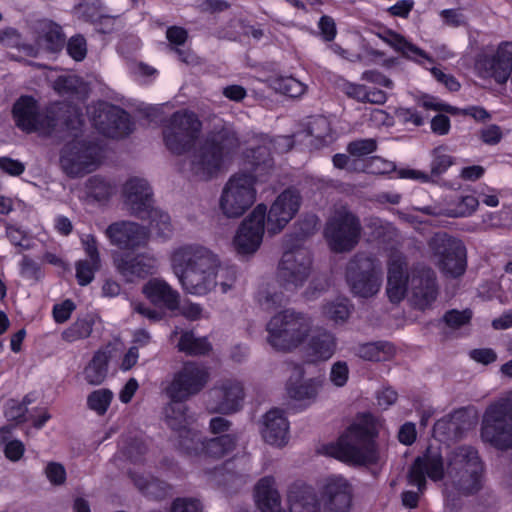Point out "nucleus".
<instances>
[{"label":"nucleus","mask_w":512,"mask_h":512,"mask_svg":"<svg viewBox=\"0 0 512 512\" xmlns=\"http://www.w3.org/2000/svg\"><path fill=\"white\" fill-rule=\"evenodd\" d=\"M377 150V142L372 138L358 139L347 145V152L354 157H363Z\"/></svg>","instance_id":"obj_52"},{"label":"nucleus","mask_w":512,"mask_h":512,"mask_svg":"<svg viewBox=\"0 0 512 512\" xmlns=\"http://www.w3.org/2000/svg\"><path fill=\"white\" fill-rule=\"evenodd\" d=\"M5 230L6 236L12 245L20 247L22 250L30 249L29 239L24 230L12 224H7Z\"/></svg>","instance_id":"obj_55"},{"label":"nucleus","mask_w":512,"mask_h":512,"mask_svg":"<svg viewBox=\"0 0 512 512\" xmlns=\"http://www.w3.org/2000/svg\"><path fill=\"white\" fill-rule=\"evenodd\" d=\"M378 427L376 417L366 412L349 425L336 442L325 446L328 456L351 466L375 464L378 459Z\"/></svg>","instance_id":"obj_3"},{"label":"nucleus","mask_w":512,"mask_h":512,"mask_svg":"<svg viewBox=\"0 0 512 512\" xmlns=\"http://www.w3.org/2000/svg\"><path fill=\"white\" fill-rule=\"evenodd\" d=\"M12 117L21 131L26 133L36 131L40 124V113L36 99L30 95L20 96L13 104Z\"/></svg>","instance_id":"obj_26"},{"label":"nucleus","mask_w":512,"mask_h":512,"mask_svg":"<svg viewBox=\"0 0 512 512\" xmlns=\"http://www.w3.org/2000/svg\"><path fill=\"white\" fill-rule=\"evenodd\" d=\"M254 498L261 512H282L281 497L272 476L262 477L255 485Z\"/></svg>","instance_id":"obj_32"},{"label":"nucleus","mask_w":512,"mask_h":512,"mask_svg":"<svg viewBox=\"0 0 512 512\" xmlns=\"http://www.w3.org/2000/svg\"><path fill=\"white\" fill-rule=\"evenodd\" d=\"M172 265L182 288L189 294L205 295L217 285L221 268L217 256L201 245H184L172 254Z\"/></svg>","instance_id":"obj_4"},{"label":"nucleus","mask_w":512,"mask_h":512,"mask_svg":"<svg viewBox=\"0 0 512 512\" xmlns=\"http://www.w3.org/2000/svg\"><path fill=\"white\" fill-rule=\"evenodd\" d=\"M43 39L47 49L53 53L60 52L65 46V34L63 29L54 21H49L45 26Z\"/></svg>","instance_id":"obj_44"},{"label":"nucleus","mask_w":512,"mask_h":512,"mask_svg":"<svg viewBox=\"0 0 512 512\" xmlns=\"http://www.w3.org/2000/svg\"><path fill=\"white\" fill-rule=\"evenodd\" d=\"M394 352V346L390 342L376 341L359 345L357 355L364 360L380 362L389 359Z\"/></svg>","instance_id":"obj_38"},{"label":"nucleus","mask_w":512,"mask_h":512,"mask_svg":"<svg viewBox=\"0 0 512 512\" xmlns=\"http://www.w3.org/2000/svg\"><path fill=\"white\" fill-rule=\"evenodd\" d=\"M409 281L410 274L406 271V261L402 256L390 258L388 261L387 281Z\"/></svg>","instance_id":"obj_51"},{"label":"nucleus","mask_w":512,"mask_h":512,"mask_svg":"<svg viewBox=\"0 0 512 512\" xmlns=\"http://www.w3.org/2000/svg\"><path fill=\"white\" fill-rule=\"evenodd\" d=\"M240 140L236 131L222 125L209 131L198 149L192 155L190 170L192 175L200 180H210L216 177L225 165L238 151Z\"/></svg>","instance_id":"obj_5"},{"label":"nucleus","mask_w":512,"mask_h":512,"mask_svg":"<svg viewBox=\"0 0 512 512\" xmlns=\"http://www.w3.org/2000/svg\"><path fill=\"white\" fill-rule=\"evenodd\" d=\"M124 204L131 215L143 221L156 235L168 239L172 233L171 219L168 213L153 206V191L147 180L132 177L123 186Z\"/></svg>","instance_id":"obj_6"},{"label":"nucleus","mask_w":512,"mask_h":512,"mask_svg":"<svg viewBox=\"0 0 512 512\" xmlns=\"http://www.w3.org/2000/svg\"><path fill=\"white\" fill-rule=\"evenodd\" d=\"M477 65L497 83H506L512 72V41L499 43L495 53L481 56Z\"/></svg>","instance_id":"obj_23"},{"label":"nucleus","mask_w":512,"mask_h":512,"mask_svg":"<svg viewBox=\"0 0 512 512\" xmlns=\"http://www.w3.org/2000/svg\"><path fill=\"white\" fill-rule=\"evenodd\" d=\"M268 82L275 92L290 98H299L307 90L306 84L293 76L274 75L269 77Z\"/></svg>","instance_id":"obj_37"},{"label":"nucleus","mask_w":512,"mask_h":512,"mask_svg":"<svg viewBox=\"0 0 512 512\" xmlns=\"http://www.w3.org/2000/svg\"><path fill=\"white\" fill-rule=\"evenodd\" d=\"M445 474L446 464L440 448L428 446L411 464L407 479L410 485L418 488L419 493H423L427 486L426 477L438 482L444 479Z\"/></svg>","instance_id":"obj_16"},{"label":"nucleus","mask_w":512,"mask_h":512,"mask_svg":"<svg viewBox=\"0 0 512 512\" xmlns=\"http://www.w3.org/2000/svg\"><path fill=\"white\" fill-rule=\"evenodd\" d=\"M200 500L190 497H177L172 501L170 512H202Z\"/></svg>","instance_id":"obj_54"},{"label":"nucleus","mask_w":512,"mask_h":512,"mask_svg":"<svg viewBox=\"0 0 512 512\" xmlns=\"http://www.w3.org/2000/svg\"><path fill=\"white\" fill-rule=\"evenodd\" d=\"M453 164L454 158L451 155L446 154L441 147L435 148L432 151L430 172L428 173L431 176L430 181H437Z\"/></svg>","instance_id":"obj_43"},{"label":"nucleus","mask_w":512,"mask_h":512,"mask_svg":"<svg viewBox=\"0 0 512 512\" xmlns=\"http://www.w3.org/2000/svg\"><path fill=\"white\" fill-rule=\"evenodd\" d=\"M111 358V344H107L94 352L91 360L83 369L84 379L89 385L98 386L105 381Z\"/></svg>","instance_id":"obj_31"},{"label":"nucleus","mask_w":512,"mask_h":512,"mask_svg":"<svg viewBox=\"0 0 512 512\" xmlns=\"http://www.w3.org/2000/svg\"><path fill=\"white\" fill-rule=\"evenodd\" d=\"M246 158L250 171L232 175L220 197V208L229 218L242 216L253 205L256 199L257 180L265 181L274 165L270 151L264 146L250 149Z\"/></svg>","instance_id":"obj_2"},{"label":"nucleus","mask_w":512,"mask_h":512,"mask_svg":"<svg viewBox=\"0 0 512 512\" xmlns=\"http://www.w3.org/2000/svg\"><path fill=\"white\" fill-rule=\"evenodd\" d=\"M472 319V311L470 309H464L459 311L457 309H451L445 312L443 321L445 324L452 329H459L462 326L468 324Z\"/></svg>","instance_id":"obj_53"},{"label":"nucleus","mask_w":512,"mask_h":512,"mask_svg":"<svg viewBox=\"0 0 512 512\" xmlns=\"http://www.w3.org/2000/svg\"><path fill=\"white\" fill-rule=\"evenodd\" d=\"M129 476L135 487L149 500L161 501L173 493L172 485L157 477L132 471L129 472Z\"/></svg>","instance_id":"obj_30"},{"label":"nucleus","mask_w":512,"mask_h":512,"mask_svg":"<svg viewBox=\"0 0 512 512\" xmlns=\"http://www.w3.org/2000/svg\"><path fill=\"white\" fill-rule=\"evenodd\" d=\"M480 437L497 450L512 449V394L492 401L485 408Z\"/></svg>","instance_id":"obj_8"},{"label":"nucleus","mask_w":512,"mask_h":512,"mask_svg":"<svg viewBox=\"0 0 512 512\" xmlns=\"http://www.w3.org/2000/svg\"><path fill=\"white\" fill-rule=\"evenodd\" d=\"M150 227L146 228L131 221L113 222L105 230L111 245L121 250H136L144 247L150 236Z\"/></svg>","instance_id":"obj_22"},{"label":"nucleus","mask_w":512,"mask_h":512,"mask_svg":"<svg viewBox=\"0 0 512 512\" xmlns=\"http://www.w3.org/2000/svg\"><path fill=\"white\" fill-rule=\"evenodd\" d=\"M148 451L146 441L142 437H128L122 448V454L133 464L141 463Z\"/></svg>","instance_id":"obj_45"},{"label":"nucleus","mask_w":512,"mask_h":512,"mask_svg":"<svg viewBox=\"0 0 512 512\" xmlns=\"http://www.w3.org/2000/svg\"><path fill=\"white\" fill-rule=\"evenodd\" d=\"M438 266L451 278L462 276L467 268V250L463 242L447 233L436 235L431 242Z\"/></svg>","instance_id":"obj_14"},{"label":"nucleus","mask_w":512,"mask_h":512,"mask_svg":"<svg viewBox=\"0 0 512 512\" xmlns=\"http://www.w3.org/2000/svg\"><path fill=\"white\" fill-rule=\"evenodd\" d=\"M93 330V322L86 318H79L62 332V339L66 342L88 338Z\"/></svg>","instance_id":"obj_46"},{"label":"nucleus","mask_w":512,"mask_h":512,"mask_svg":"<svg viewBox=\"0 0 512 512\" xmlns=\"http://www.w3.org/2000/svg\"><path fill=\"white\" fill-rule=\"evenodd\" d=\"M300 204V194L292 188L282 191L269 211L265 204H258L238 227L233 239L236 251L242 255L256 252L263 240L265 221L268 233L278 234L297 214Z\"/></svg>","instance_id":"obj_1"},{"label":"nucleus","mask_w":512,"mask_h":512,"mask_svg":"<svg viewBox=\"0 0 512 512\" xmlns=\"http://www.w3.org/2000/svg\"><path fill=\"white\" fill-rule=\"evenodd\" d=\"M219 398L215 411L221 414H230L238 411L244 399V388L235 380H226L215 391Z\"/></svg>","instance_id":"obj_34"},{"label":"nucleus","mask_w":512,"mask_h":512,"mask_svg":"<svg viewBox=\"0 0 512 512\" xmlns=\"http://www.w3.org/2000/svg\"><path fill=\"white\" fill-rule=\"evenodd\" d=\"M151 260L144 255L133 256L129 253L122 252L113 256V263L116 270L127 280L134 277L146 278L153 273V265Z\"/></svg>","instance_id":"obj_29"},{"label":"nucleus","mask_w":512,"mask_h":512,"mask_svg":"<svg viewBox=\"0 0 512 512\" xmlns=\"http://www.w3.org/2000/svg\"><path fill=\"white\" fill-rule=\"evenodd\" d=\"M45 475L53 485H62L66 481V470L58 462H50L45 468Z\"/></svg>","instance_id":"obj_61"},{"label":"nucleus","mask_w":512,"mask_h":512,"mask_svg":"<svg viewBox=\"0 0 512 512\" xmlns=\"http://www.w3.org/2000/svg\"><path fill=\"white\" fill-rule=\"evenodd\" d=\"M322 380L318 378H311L302 383L292 382L290 379L287 383V392L290 398L302 401L315 399Z\"/></svg>","instance_id":"obj_39"},{"label":"nucleus","mask_w":512,"mask_h":512,"mask_svg":"<svg viewBox=\"0 0 512 512\" xmlns=\"http://www.w3.org/2000/svg\"><path fill=\"white\" fill-rule=\"evenodd\" d=\"M101 268V262H95L87 259L78 260L75 263V277L78 285L87 286L95 278V273Z\"/></svg>","instance_id":"obj_48"},{"label":"nucleus","mask_w":512,"mask_h":512,"mask_svg":"<svg viewBox=\"0 0 512 512\" xmlns=\"http://www.w3.org/2000/svg\"><path fill=\"white\" fill-rule=\"evenodd\" d=\"M102 149L93 140L74 137L60 150V165L69 177H79L95 171L101 163Z\"/></svg>","instance_id":"obj_12"},{"label":"nucleus","mask_w":512,"mask_h":512,"mask_svg":"<svg viewBox=\"0 0 512 512\" xmlns=\"http://www.w3.org/2000/svg\"><path fill=\"white\" fill-rule=\"evenodd\" d=\"M483 463L476 448L461 445L447 455L446 472L455 488L464 496L477 494L482 488Z\"/></svg>","instance_id":"obj_7"},{"label":"nucleus","mask_w":512,"mask_h":512,"mask_svg":"<svg viewBox=\"0 0 512 512\" xmlns=\"http://www.w3.org/2000/svg\"><path fill=\"white\" fill-rule=\"evenodd\" d=\"M169 402L163 408L166 425L178 434L177 447L179 451L193 452L196 449L195 430L189 427V407L187 399L167 397Z\"/></svg>","instance_id":"obj_19"},{"label":"nucleus","mask_w":512,"mask_h":512,"mask_svg":"<svg viewBox=\"0 0 512 512\" xmlns=\"http://www.w3.org/2000/svg\"><path fill=\"white\" fill-rule=\"evenodd\" d=\"M76 306L70 299H66L61 303L55 304L52 309L53 319L56 323L62 324L70 317Z\"/></svg>","instance_id":"obj_58"},{"label":"nucleus","mask_w":512,"mask_h":512,"mask_svg":"<svg viewBox=\"0 0 512 512\" xmlns=\"http://www.w3.org/2000/svg\"><path fill=\"white\" fill-rule=\"evenodd\" d=\"M5 417L17 424L28 422V408H24L18 401L11 400L5 409Z\"/></svg>","instance_id":"obj_56"},{"label":"nucleus","mask_w":512,"mask_h":512,"mask_svg":"<svg viewBox=\"0 0 512 512\" xmlns=\"http://www.w3.org/2000/svg\"><path fill=\"white\" fill-rule=\"evenodd\" d=\"M19 273L21 277L28 280L40 281L44 274L39 263L24 255L19 263Z\"/></svg>","instance_id":"obj_50"},{"label":"nucleus","mask_w":512,"mask_h":512,"mask_svg":"<svg viewBox=\"0 0 512 512\" xmlns=\"http://www.w3.org/2000/svg\"><path fill=\"white\" fill-rule=\"evenodd\" d=\"M0 170L10 176L17 177L24 173L25 165L17 159H13L8 156H1Z\"/></svg>","instance_id":"obj_63"},{"label":"nucleus","mask_w":512,"mask_h":512,"mask_svg":"<svg viewBox=\"0 0 512 512\" xmlns=\"http://www.w3.org/2000/svg\"><path fill=\"white\" fill-rule=\"evenodd\" d=\"M95 126L104 136L118 139L129 136L134 130V123L129 113L113 104H105L94 117Z\"/></svg>","instance_id":"obj_21"},{"label":"nucleus","mask_w":512,"mask_h":512,"mask_svg":"<svg viewBox=\"0 0 512 512\" xmlns=\"http://www.w3.org/2000/svg\"><path fill=\"white\" fill-rule=\"evenodd\" d=\"M433 77L441 84H443L449 91L457 92L460 90L461 85L455 76L445 73L441 68L433 67L431 69Z\"/></svg>","instance_id":"obj_64"},{"label":"nucleus","mask_w":512,"mask_h":512,"mask_svg":"<svg viewBox=\"0 0 512 512\" xmlns=\"http://www.w3.org/2000/svg\"><path fill=\"white\" fill-rule=\"evenodd\" d=\"M202 129L198 115L188 109L177 110L163 125V141L174 155L181 156L190 152L196 144Z\"/></svg>","instance_id":"obj_10"},{"label":"nucleus","mask_w":512,"mask_h":512,"mask_svg":"<svg viewBox=\"0 0 512 512\" xmlns=\"http://www.w3.org/2000/svg\"><path fill=\"white\" fill-rule=\"evenodd\" d=\"M290 512H320V502L315 489L303 481H295L287 491Z\"/></svg>","instance_id":"obj_25"},{"label":"nucleus","mask_w":512,"mask_h":512,"mask_svg":"<svg viewBox=\"0 0 512 512\" xmlns=\"http://www.w3.org/2000/svg\"><path fill=\"white\" fill-rule=\"evenodd\" d=\"M210 374L207 368L197 362L187 361L174 373L172 380L165 387L167 397L187 399L200 393L208 383Z\"/></svg>","instance_id":"obj_15"},{"label":"nucleus","mask_w":512,"mask_h":512,"mask_svg":"<svg viewBox=\"0 0 512 512\" xmlns=\"http://www.w3.org/2000/svg\"><path fill=\"white\" fill-rule=\"evenodd\" d=\"M143 294L157 306L175 310L179 306V294L165 281L159 279L150 280L143 287Z\"/></svg>","instance_id":"obj_33"},{"label":"nucleus","mask_w":512,"mask_h":512,"mask_svg":"<svg viewBox=\"0 0 512 512\" xmlns=\"http://www.w3.org/2000/svg\"><path fill=\"white\" fill-rule=\"evenodd\" d=\"M337 348L335 335L325 329L317 330L305 346V355L308 362L317 363L330 359Z\"/></svg>","instance_id":"obj_28"},{"label":"nucleus","mask_w":512,"mask_h":512,"mask_svg":"<svg viewBox=\"0 0 512 512\" xmlns=\"http://www.w3.org/2000/svg\"><path fill=\"white\" fill-rule=\"evenodd\" d=\"M399 53H401L404 58L415 61L417 63H422L423 61H433L431 56L425 50L421 49L408 40L405 43L403 50H400Z\"/></svg>","instance_id":"obj_57"},{"label":"nucleus","mask_w":512,"mask_h":512,"mask_svg":"<svg viewBox=\"0 0 512 512\" xmlns=\"http://www.w3.org/2000/svg\"><path fill=\"white\" fill-rule=\"evenodd\" d=\"M354 306L347 297H337L323 306V314L334 322H345Z\"/></svg>","instance_id":"obj_41"},{"label":"nucleus","mask_w":512,"mask_h":512,"mask_svg":"<svg viewBox=\"0 0 512 512\" xmlns=\"http://www.w3.org/2000/svg\"><path fill=\"white\" fill-rule=\"evenodd\" d=\"M345 278L354 296L367 299L379 292L382 270L373 257L357 254L347 264Z\"/></svg>","instance_id":"obj_13"},{"label":"nucleus","mask_w":512,"mask_h":512,"mask_svg":"<svg viewBox=\"0 0 512 512\" xmlns=\"http://www.w3.org/2000/svg\"><path fill=\"white\" fill-rule=\"evenodd\" d=\"M349 377V368L346 362L337 361L331 367L330 380L337 387H343Z\"/></svg>","instance_id":"obj_59"},{"label":"nucleus","mask_w":512,"mask_h":512,"mask_svg":"<svg viewBox=\"0 0 512 512\" xmlns=\"http://www.w3.org/2000/svg\"><path fill=\"white\" fill-rule=\"evenodd\" d=\"M319 494L326 512L351 511L353 487L342 475H331L325 478L319 488Z\"/></svg>","instance_id":"obj_20"},{"label":"nucleus","mask_w":512,"mask_h":512,"mask_svg":"<svg viewBox=\"0 0 512 512\" xmlns=\"http://www.w3.org/2000/svg\"><path fill=\"white\" fill-rule=\"evenodd\" d=\"M310 328L311 322L304 313L286 309L268 322L267 341L275 350L289 352L305 341Z\"/></svg>","instance_id":"obj_9"},{"label":"nucleus","mask_w":512,"mask_h":512,"mask_svg":"<svg viewBox=\"0 0 512 512\" xmlns=\"http://www.w3.org/2000/svg\"><path fill=\"white\" fill-rule=\"evenodd\" d=\"M113 397V392L108 388L94 390L87 396V407L97 415L103 416L108 411Z\"/></svg>","instance_id":"obj_42"},{"label":"nucleus","mask_w":512,"mask_h":512,"mask_svg":"<svg viewBox=\"0 0 512 512\" xmlns=\"http://www.w3.org/2000/svg\"><path fill=\"white\" fill-rule=\"evenodd\" d=\"M361 233L360 218L346 206L335 209L323 231L329 248L335 253L352 251L358 245Z\"/></svg>","instance_id":"obj_11"},{"label":"nucleus","mask_w":512,"mask_h":512,"mask_svg":"<svg viewBox=\"0 0 512 512\" xmlns=\"http://www.w3.org/2000/svg\"><path fill=\"white\" fill-rule=\"evenodd\" d=\"M318 28L323 41L332 42L337 35V28L334 19L331 16L323 15L318 21Z\"/></svg>","instance_id":"obj_60"},{"label":"nucleus","mask_w":512,"mask_h":512,"mask_svg":"<svg viewBox=\"0 0 512 512\" xmlns=\"http://www.w3.org/2000/svg\"><path fill=\"white\" fill-rule=\"evenodd\" d=\"M306 130L308 135L312 137L311 145L316 149L328 146L335 140L331 124L324 116L311 118Z\"/></svg>","instance_id":"obj_35"},{"label":"nucleus","mask_w":512,"mask_h":512,"mask_svg":"<svg viewBox=\"0 0 512 512\" xmlns=\"http://www.w3.org/2000/svg\"><path fill=\"white\" fill-rule=\"evenodd\" d=\"M87 194L99 203H106L115 192V187L103 177L95 175L88 179Z\"/></svg>","instance_id":"obj_40"},{"label":"nucleus","mask_w":512,"mask_h":512,"mask_svg":"<svg viewBox=\"0 0 512 512\" xmlns=\"http://www.w3.org/2000/svg\"><path fill=\"white\" fill-rule=\"evenodd\" d=\"M84 86L82 78L75 75H62L54 82L55 91L62 96L78 95L83 91Z\"/></svg>","instance_id":"obj_47"},{"label":"nucleus","mask_w":512,"mask_h":512,"mask_svg":"<svg viewBox=\"0 0 512 512\" xmlns=\"http://www.w3.org/2000/svg\"><path fill=\"white\" fill-rule=\"evenodd\" d=\"M444 24L450 27H461L467 24L466 16L459 9H444L440 12Z\"/></svg>","instance_id":"obj_62"},{"label":"nucleus","mask_w":512,"mask_h":512,"mask_svg":"<svg viewBox=\"0 0 512 512\" xmlns=\"http://www.w3.org/2000/svg\"><path fill=\"white\" fill-rule=\"evenodd\" d=\"M87 50V41L82 34L71 36L66 43L67 54L76 62H81L86 58Z\"/></svg>","instance_id":"obj_49"},{"label":"nucleus","mask_w":512,"mask_h":512,"mask_svg":"<svg viewBox=\"0 0 512 512\" xmlns=\"http://www.w3.org/2000/svg\"><path fill=\"white\" fill-rule=\"evenodd\" d=\"M195 438L197 441L195 451L180 452L187 456H197L200 453H204L207 456L218 459L231 453L236 448L237 444V437L234 434H221L217 437L202 441L199 433L195 431Z\"/></svg>","instance_id":"obj_27"},{"label":"nucleus","mask_w":512,"mask_h":512,"mask_svg":"<svg viewBox=\"0 0 512 512\" xmlns=\"http://www.w3.org/2000/svg\"><path fill=\"white\" fill-rule=\"evenodd\" d=\"M387 286H409L415 305L421 310L430 307L438 295L436 274L424 265L411 269L409 281H387Z\"/></svg>","instance_id":"obj_17"},{"label":"nucleus","mask_w":512,"mask_h":512,"mask_svg":"<svg viewBox=\"0 0 512 512\" xmlns=\"http://www.w3.org/2000/svg\"><path fill=\"white\" fill-rule=\"evenodd\" d=\"M312 266V256L303 247L284 251L278 266V279L285 288L299 287L307 280Z\"/></svg>","instance_id":"obj_18"},{"label":"nucleus","mask_w":512,"mask_h":512,"mask_svg":"<svg viewBox=\"0 0 512 512\" xmlns=\"http://www.w3.org/2000/svg\"><path fill=\"white\" fill-rule=\"evenodd\" d=\"M179 352L188 356L207 355L212 346L206 337H196L191 330L183 331L176 345Z\"/></svg>","instance_id":"obj_36"},{"label":"nucleus","mask_w":512,"mask_h":512,"mask_svg":"<svg viewBox=\"0 0 512 512\" xmlns=\"http://www.w3.org/2000/svg\"><path fill=\"white\" fill-rule=\"evenodd\" d=\"M262 437L272 446L283 447L288 443L289 422L282 409L273 408L265 414Z\"/></svg>","instance_id":"obj_24"}]
</instances>
